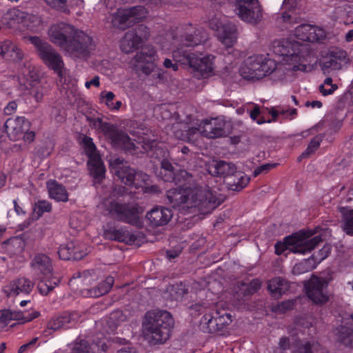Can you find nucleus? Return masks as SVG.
I'll return each mask as SVG.
<instances>
[{"label": "nucleus", "instance_id": "1", "mask_svg": "<svg viewBox=\"0 0 353 353\" xmlns=\"http://www.w3.org/2000/svg\"><path fill=\"white\" fill-rule=\"evenodd\" d=\"M173 326V318L165 310L148 311L143 321L145 336L149 343L153 345L164 343L170 338Z\"/></svg>", "mask_w": 353, "mask_h": 353}, {"label": "nucleus", "instance_id": "2", "mask_svg": "<svg viewBox=\"0 0 353 353\" xmlns=\"http://www.w3.org/2000/svg\"><path fill=\"white\" fill-rule=\"evenodd\" d=\"M88 120L91 125L96 129L101 130L115 146L119 147L130 154L148 153L154 147V141L151 143L137 142L135 144L125 132L119 130L113 124L103 122L101 118H90Z\"/></svg>", "mask_w": 353, "mask_h": 353}, {"label": "nucleus", "instance_id": "3", "mask_svg": "<svg viewBox=\"0 0 353 353\" xmlns=\"http://www.w3.org/2000/svg\"><path fill=\"white\" fill-rule=\"evenodd\" d=\"M312 234L300 231L286 236L283 242L279 241L275 244V253L281 255L286 250L298 254L309 252L323 241L321 236L307 239Z\"/></svg>", "mask_w": 353, "mask_h": 353}, {"label": "nucleus", "instance_id": "4", "mask_svg": "<svg viewBox=\"0 0 353 353\" xmlns=\"http://www.w3.org/2000/svg\"><path fill=\"white\" fill-rule=\"evenodd\" d=\"M26 39L35 48L36 52L43 63L53 70L60 77H63L64 63L61 56L46 40L37 36H28Z\"/></svg>", "mask_w": 353, "mask_h": 353}, {"label": "nucleus", "instance_id": "5", "mask_svg": "<svg viewBox=\"0 0 353 353\" xmlns=\"http://www.w3.org/2000/svg\"><path fill=\"white\" fill-rule=\"evenodd\" d=\"M300 47L299 42L274 41L272 43V51L274 54L283 57V61L289 66L288 69L305 71L307 66L304 63V57L301 55Z\"/></svg>", "mask_w": 353, "mask_h": 353}, {"label": "nucleus", "instance_id": "6", "mask_svg": "<svg viewBox=\"0 0 353 353\" xmlns=\"http://www.w3.org/2000/svg\"><path fill=\"white\" fill-rule=\"evenodd\" d=\"M176 61L183 65H188L192 68L194 76L197 78L205 77L212 72V63L210 57H199L194 53L178 48L173 53Z\"/></svg>", "mask_w": 353, "mask_h": 353}, {"label": "nucleus", "instance_id": "7", "mask_svg": "<svg viewBox=\"0 0 353 353\" xmlns=\"http://www.w3.org/2000/svg\"><path fill=\"white\" fill-rule=\"evenodd\" d=\"M221 201L213 193L201 187H189L187 208H196L202 214H208L217 208Z\"/></svg>", "mask_w": 353, "mask_h": 353}, {"label": "nucleus", "instance_id": "8", "mask_svg": "<svg viewBox=\"0 0 353 353\" xmlns=\"http://www.w3.org/2000/svg\"><path fill=\"white\" fill-rule=\"evenodd\" d=\"M112 172L124 184L130 186H141L148 179V175L142 172L136 171L130 167L123 159L116 158L110 162Z\"/></svg>", "mask_w": 353, "mask_h": 353}, {"label": "nucleus", "instance_id": "9", "mask_svg": "<svg viewBox=\"0 0 353 353\" xmlns=\"http://www.w3.org/2000/svg\"><path fill=\"white\" fill-rule=\"evenodd\" d=\"M95 47L96 44L92 37L76 29L64 51L72 57L86 59Z\"/></svg>", "mask_w": 353, "mask_h": 353}, {"label": "nucleus", "instance_id": "10", "mask_svg": "<svg viewBox=\"0 0 353 353\" xmlns=\"http://www.w3.org/2000/svg\"><path fill=\"white\" fill-rule=\"evenodd\" d=\"M232 321V316L225 310H217L213 307L201 319L199 328L203 332L214 334L223 330Z\"/></svg>", "mask_w": 353, "mask_h": 353}, {"label": "nucleus", "instance_id": "11", "mask_svg": "<svg viewBox=\"0 0 353 353\" xmlns=\"http://www.w3.org/2000/svg\"><path fill=\"white\" fill-rule=\"evenodd\" d=\"M145 16L144 7L134 6L129 9H118L112 14L111 21L114 27L124 30L141 21Z\"/></svg>", "mask_w": 353, "mask_h": 353}, {"label": "nucleus", "instance_id": "12", "mask_svg": "<svg viewBox=\"0 0 353 353\" xmlns=\"http://www.w3.org/2000/svg\"><path fill=\"white\" fill-rule=\"evenodd\" d=\"M82 143L85 147V152L89 157L88 165L90 175L93 177L95 183H100L105 176V166L97 152V148L92 139L84 135Z\"/></svg>", "mask_w": 353, "mask_h": 353}, {"label": "nucleus", "instance_id": "13", "mask_svg": "<svg viewBox=\"0 0 353 353\" xmlns=\"http://www.w3.org/2000/svg\"><path fill=\"white\" fill-rule=\"evenodd\" d=\"M209 27L215 31L216 37L226 48H231L236 42V26L232 23H222L217 19L209 21Z\"/></svg>", "mask_w": 353, "mask_h": 353}, {"label": "nucleus", "instance_id": "14", "mask_svg": "<svg viewBox=\"0 0 353 353\" xmlns=\"http://www.w3.org/2000/svg\"><path fill=\"white\" fill-rule=\"evenodd\" d=\"M134 60L137 63L135 65L137 69L141 70L145 74L149 75L154 72V75L157 76V78L159 79L163 78V74L160 70L154 71L156 50L154 48H143L135 55Z\"/></svg>", "mask_w": 353, "mask_h": 353}, {"label": "nucleus", "instance_id": "15", "mask_svg": "<svg viewBox=\"0 0 353 353\" xmlns=\"http://www.w3.org/2000/svg\"><path fill=\"white\" fill-rule=\"evenodd\" d=\"M106 210L117 220L130 224H135L139 219V209L136 205L120 203L117 201H111L106 205Z\"/></svg>", "mask_w": 353, "mask_h": 353}, {"label": "nucleus", "instance_id": "16", "mask_svg": "<svg viewBox=\"0 0 353 353\" xmlns=\"http://www.w3.org/2000/svg\"><path fill=\"white\" fill-rule=\"evenodd\" d=\"M149 37L148 28L143 25L128 31L121 41V50L125 53H130L139 48Z\"/></svg>", "mask_w": 353, "mask_h": 353}, {"label": "nucleus", "instance_id": "17", "mask_svg": "<svg viewBox=\"0 0 353 353\" xmlns=\"http://www.w3.org/2000/svg\"><path fill=\"white\" fill-rule=\"evenodd\" d=\"M75 30L74 26L61 22L52 25L48 34L50 41L64 50Z\"/></svg>", "mask_w": 353, "mask_h": 353}, {"label": "nucleus", "instance_id": "18", "mask_svg": "<svg viewBox=\"0 0 353 353\" xmlns=\"http://www.w3.org/2000/svg\"><path fill=\"white\" fill-rule=\"evenodd\" d=\"M327 281L323 278L312 276L306 285V293L314 303L323 304L327 301Z\"/></svg>", "mask_w": 353, "mask_h": 353}, {"label": "nucleus", "instance_id": "19", "mask_svg": "<svg viewBox=\"0 0 353 353\" xmlns=\"http://www.w3.org/2000/svg\"><path fill=\"white\" fill-rule=\"evenodd\" d=\"M208 38V34L203 28L188 24L184 27L180 41L184 46L194 47L204 43Z\"/></svg>", "mask_w": 353, "mask_h": 353}, {"label": "nucleus", "instance_id": "20", "mask_svg": "<svg viewBox=\"0 0 353 353\" xmlns=\"http://www.w3.org/2000/svg\"><path fill=\"white\" fill-rule=\"evenodd\" d=\"M225 124L224 120L212 119L203 121L198 128H194L191 130L193 133L195 131H199L205 137L216 139L227 135V131L225 129Z\"/></svg>", "mask_w": 353, "mask_h": 353}, {"label": "nucleus", "instance_id": "21", "mask_svg": "<svg viewBox=\"0 0 353 353\" xmlns=\"http://www.w3.org/2000/svg\"><path fill=\"white\" fill-rule=\"evenodd\" d=\"M294 34L299 40L312 43L322 42L326 38V32L323 29L310 24L299 26Z\"/></svg>", "mask_w": 353, "mask_h": 353}, {"label": "nucleus", "instance_id": "22", "mask_svg": "<svg viewBox=\"0 0 353 353\" xmlns=\"http://www.w3.org/2000/svg\"><path fill=\"white\" fill-rule=\"evenodd\" d=\"M39 315V312L0 310V330L5 328L11 321H21L23 323L31 321Z\"/></svg>", "mask_w": 353, "mask_h": 353}, {"label": "nucleus", "instance_id": "23", "mask_svg": "<svg viewBox=\"0 0 353 353\" xmlns=\"http://www.w3.org/2000/svg\"><path fill=\"white\" fill-rule=\"evenodd\" d=\"M238 17L252 25L258 24L263 19V10L258 1L235 9Z\"/></svg>", "mask_w": 353, "mask_h": 353}, {"label": "nucleus", "instance_id": "24", "mask_svg": "<svg viewBox=\"0 0 353 353\" xmlns=\"http://www.w3.org/2000/svg\"><path fill=\"white\" fill-rule=\"evenodd\" d=\"M80 315L77 312H65L60 316L52 318L47 323L44 330L46 334H50L51 331H57L62 328L68 327L70 325L76 323Z\"/></svg>", "mask_w": 353, "mask_h": 353}, {"label": "nucleus", "instance_id": "25", "mask_svg": "<svg viewBox=\"0 0 353 353\" xmlns=\"http://www.w3.org/2000/svg\"><path fill=\"white\" fill-rule=\"evenodd\" d=\"M4 128L8 137L15 140L30 130V122L24 117L9 118L5 122Z\"/></svg>", "mask_w": 353, "mask_h": 353}, {"label": "nucleus", "instance_id": "26", "mask_svg": "<svg viewBox=\"0 0 353 353\" xmlns=\"http://www.w3.org/2000/svg\"><path fill=\"white\" fill-rule=\"evenodd\" d=\"M261 63L262 55H254L248 57L240 69L241 75L248 79H262Z\"/></svg>", "mask_w": 353, "mask_h": 353}, {"label": "nucleus", "instance_id": "27", "mask_svg": "<svg viewBox=\"0 0 353 353\" xmlns=\"http://www.w3.org/2000/svg\"><path fill=\"white\" fill-rule=\"evenodd\" d=\"M334 334L337 342L353 347V313L334 330Z\"/></svg>", "mask_w": 353, "mask_h": 353}, {"label": "nucleus", "instance_id": "28", "mask_svg": "<svg viewBox=\"0 0 353 353\" xmlns=\"http://www.w3.org/2000/svg\"><path fill=\"white\" fill-rule=\"evenodd\" d=\"M58 254L63 260H80L87 254V252L83 250L79 242L70 241L59 247Z\"/></svg>", "mask_w": 353, "mask_h": 353}, {"label": "nucleus", "instance_id": "29", "mask_svg": "<svg viewBox=\"0 0 353 353\" xmlns=\"http://www.w3.org/2000/svg\"><path fill=\"white\" fill-rule=\"evenodd\" d=\"M34 284L29 279L20 277L13 280L4 288V292L8 296H15L20 293L28 294L32 290Z\"/></svg>", "mask_w": 353, "mask_h": 353}, {"label": "nucleus", "instance_id": "30", "mask_svg": "<svg viewBox=\"0 0 353 353\" xmlns=\"http://www.w3.org/2000/svg\"><path fill=\"white\" fill-rule=\"evenodd\" d=\"M172 217L171 210L161 206L154 208L146 214L150 224L154 228L165 225Z\"/></svg>", "mask_w": 353, "mask_h": 353}, {"label": "nucleus", "instance_id": "31", "mask_svg": "<svg viewBox=\"0 0 353 353\" xmlns=\"http://www.w3.org/2000/svg\"><path fill=\"white\" fill-rule=\"evenodd\" d=\"M30 265L37 274L42 275L43 278H50L52 274V261L45 254H36L31 261Z\"/></svg>", "mask_w": 353, "mask_h": 353}, {"label": "nucleus", "instance_id": "32", "mask_svg": "<svg viewBox=\"0 0 353 353\" xmlns=\"http://www.w3.org/2000/svg\"><path fill=\"white\" fill-rule=\"evenodd\" d=\"M0 55L6 60L14 62L21 61L23 58L21 50L10 40L0 41Z\"/></svg>", "mask_w": 353, "mask_h": 353}, {"label": "nucleus", "instance_id": "33", "mask_svg": "<svg viewBox=\"0 0 353 353\" xmlns=\"http://www.w3.org/2000/svg\"><path fill=\"white\" fill-rule=\"evenodd\" d=\"M167 199L173 208L179 207L182 204L188 205L189 196V187L183 188L178 186L176 188H170L167 191Z\"/></svg>", "mask_w": 353, "mask_h": 353}, {"label": "nucleus", "instance_id": "34", "mask_svg": "<svg viewBox=\"0 0 353 353\" xmlns=\"http://www.w3.org/2000/svg\"><path fill=\"white\" fill-rule=\"evenodd\" d=\"M290 282L285 279L276 276L268 281V289L272 296L279 299L290 290Z\"/></svg>", "mask_w": 353, "mask_h": 353}, {"label": "nucleus", "instance_id": "35", "mask_svg": "<svg viewBox=\"0 0 353 353\" xmlns=\"http://www.w3.org/2000/svg\"><path fill=\"white\" fill-rule=\"evenodd\" d=\"M209 172L215 176H230L236 174V167L231 162L219 161L209 167Z\"/></svg>", "mask_w": 353, "mask_h": 353}, {"label": "nucleus", "instance_id": "36", "mask_svg": "<svg viewBox=\"0 0 353 353\" xmlns=\"http://www.w3.org/2000/svg\"><path fill=\"white\" fill-rule=\"evenodd\" d=\"M47 188L50 197L57 201L66 202L68 200V193L65 188L55 180L47 182Z\"/></svg>", "mask_w": 353, "mask_h": 353}, {"label": "nucleus", "instance_id": "37", "mask_svg": "<svg viewBox=\"0 0 353 353\" xmlns=\"http://www.w3.org/2000/svg\"><path fill=\"white\" fill-rule=\"evenodd\" d=\"M114 282V280L112 276H108L105 281L100 283L97 286L88 290V294L92 297H99L105 295L108 293Z\"/></svg>", "mask_w": 353, "mask_h": 353}, {"label": "nucleus", "instance_id": "38", "mask_svg": "<svg viewBox=\"0 0 353 353\" xmlns=\"http://www.w3.org/2000/svg\"><path fill=\"white\" fill-rule=\"evenodd\" d=\"M342 214V228L349 236H353V209L341 208L339 210Z\"/></svg>", "mask_w": 353, "mask_h": 353}, {"label": "nucleus", "instance_id": "39", "mask_svg": "<svg viewBox=\"0 0 353 353\" xmlns=\"http://www.w3.org/2000/svg\"><path fill=\"white\" fill-rule=\"evenodd\" d=\"M250 179L241 172L234 174V179H229L227 185L229 190L239 192L243 190L249 183Z\"/></svg>", "mask_w": 353, "mask_h": 353}, {"label": "nucleus", "instance_id": "40", "mask_svg": "<svg viewBox=\"0 0 353 353\" xmlns=\"http://www.w3.org/2000/svg\"><path fill=\"white\" fill-rule=\"evenodd\" d=\"M104 236L108 239L120 242H125L131 239L130 232L123 228L106 230L104 232Z\"/></svg>", "mask_w": 353, "mask_h": 353}, {"label": "nucleus", "instance_id": "41", "mask_svg": "<svg viewBox=\"0 0 353 353\" xmlns=\"http://www.w3.org/2000/svg\"><path fill=\"white\" fill-rule=\"evenodd\" d=\"M25 17V13L21 10L12 8L3 15V19L9 27L20 23Z\"/></svg>", "mask_w": 353, "mask_h": 353}, {"label": "nucleus", "instance_id": "42", "mask_svg": "<svg viewBox=\"0 0 353 353\" xmlns=\"http://www.w3.org/2000/svg\"><path fill=\"white\" fill-rule=\"evenodd\" d=\"M52 210L51 203L47 201L41 200L35 203L32 212V219L38 220L44 212H50Z\"/></svg>", "mask_w": 353, "mask_h": 353}, {"label": "nucleus", "instance_id": "43", "mask_svg": "<svg viewBox=\"0 0 353 353\" xmlns=\"http://www.w3.org/2000/svg\"><path fill=\"white\" fill-rule=\"evenodd\" d=\"M172 176V182L181 187H183L187 183L190 184L193 181V175L185 170H179L175 172Z\"/></svg>", "mask_w": 353, "mask_h": 353}, {"label": "nucleus", "instance_id": "44", "mask_svg": "<svg viewBox=\"0 0 353 353\" xmlns=\"http://www.w3.org/2000/svg\"><path fill=\"white\" fill-rule=\"evenodd\" d=\"M126 320L127 316L123 312V311L116 310L110 313L107 323L112 330H114L121 323L124 322Z\"/></svg>", "mask_w": 353, "mask_h": 353}, {"label": "nucleus", "instance_id": "45", "mask_svg": "<svg viewBox=\"0 0 353 353\" xmlns=\"http://www.w3.org/2000/svg\"><path fill=\"white\" fill-rule=\"evenodd\" d=\"M321 139L315 137L310 142L306 150L298 157V161H301L302 159L309 157L311 154L319 148Z\"/></svg>", "mask_w": 353, "mask_h": 353}, {"label": "nucleus", "instance_id": "46", "mask_svg": "<svg viewBox=\"0 0 353 353\" xmlns=\"http://www.w3.org/2000/svg\"><path fill=\"white\" fill-rule=\"evenodd\" d=\"M343 68V63H340L339 61H336L333 58L330 57L327 54V59L324 61L321 64V70L323 73H328L330 70H339Z\"/></svg>", "mask_w": 353, "mask_h": 353}, {"label": "nucleus", "instance_id": "47", "mask_svg": "<svg viewBox=\"0 0 353 353\" xmlns=\"http://www.w3.org/2000/svg\"><path fill=\"white\" fill-rule=\"evenodd\" d=\"M328 55L336 61H339L340 63L346 64L349 62L347 53L345 50L337 48L330 50Z\"/></svg>", "mask_w": 353, "mask_h": 353}, {"label": "nucleus", "instance_id": "48", "mask_svg": "<svg viewBox=\"0 0 353 353\" xmlns=\"http://www.w3.org/2000/svg\"><path fill=\"white\" fill-rule=\"evenodd\" d=\"M276 68V62L271 59H267L262 55V63L261 72L262 74V78L270 74L273 72Z\"/></svg>", "mask_w": 353, "mask_h": 353}, {"label": "nucleus", "instance_id": "49", "mask_svg": "<svg viewBox=\"0 0 353 353\" xmlns=\"http://www.w3.org/2000/svg\"><path fill=\"white\" fill-rule=\"evenodd\" d=\"M337 88L338 85L332 83V79L327 77L324 80L323 83L319 86V91L323 95L327 96L332 94Z\"/></svg>", "mask_w": 353, "mask_h": 353}, {"label": "nucleus", "instance_id": "50", "mask_svg": "<svg viewBox=\"0 0 353 353\" xmlns=\"http://www.w3.org/2000/svg\"><path fill=\"white\" fill-rule=\"evenodd\" d=\"M44 94V87L40 83L35 82L30 90V94L32 96L38 103L42 101Z\"/></svg>", "mask_w": 353, "mask_h": 353}, {"label": "nucleus", "instance_id": "51", "mask_svg": "<svg viewBox=\"0 0 353 353\" xmlns=\"http://www.w3.org/2000/svg\"><path fill=\"white\" fill-rule=\"evenodd\" d=\"M50 8L63 12H68L67 0H43Z\"/></svg>", "mask_w": 353, "mask_h": 353}, {"label": "nucleus", "instance_id": "52", "mask_svg": "<svg viewBox=\"0 0 353 353\" xmlns=\"http://www.w3.org/2000/svg\"><path fill=\"white\" fill-rule=\"evenodd\" d=\"M59 281V279H56V281H54L52 284L51 281H49V283H47L46 282L41 281L38 285V289L41 294L47 295L54 288L55 285L58 284Z\"/></svg>", "mask_w": 353, "mask_h": 353}, {"label": "nucleus", "instance_id": "53", "mask_svg": "<svg viewBox=\"0 0 353 353\" xmlns=\"http://www.w3.org/2000/svg\"><path fill=\"white\" fill-rule=\"evenodd\" d=\"M318 347V343L306 342L299 346L297 353H314L317 350Z\"/></svg>", "mask_w": 353, "mask_h": 353}, {"label": "nucleus", "instance_id": "54", "mask_svg": "<svg viewBox=\"0 0 353 353\" xmlns=\"http://www.w3.org/2000/svg\"><path fill=\"white\" fill-rule=\"evenodd\" d=\"M160 171H168V174L165 175L167 179H172V176L175 174L174 167L172 165L171 162L168 159L162 160L161 163V170Z\"/></svg>", "mask_w": 353, "mask_h": 353}, {"label": "nucleus", "instance_id": "55", "mask_svg": "<svg viewBox=\"0 0 353 353\" xmlns=\"http://www.w3.org/2000/svg\"><path fill=\"white\" fill-rule=\"evenodd\" d=\"M89 350L90 347L88 342L81 340L74 344L72 353H89Z\"/></svg>", "mask_w": 353, "mask_h": 353}, {"label": "nucleus", "instance_id": "56", "mask_svg": "<svg viewBox=\"0 0 353 353\" xmlns=\"http://www.w3.org/2000/svg\"><path fill=\"white\" fill-rule=\"evenodd\" d=\"M278 163H265L258 167L254 170L253 175L256 176L261 173L267 172L268 171L273 169L277 166Z\"/></svg>", "mask_w": 353, "mask_h": 353}, {"label": "nucleus", "instance_id": "57", "mask_svg": "<svg viewBox=\"0 0 353 353\" xmlns=\"http://www.w3.org/2000/svg\"><path fill=\"white\" fill-rule=\"evenodd\" d=\"M261 111L260 108L258 105H256L254 109L250 112V117L253 121H256L258 124H263L266 122L263 117H261L256 120V118L260 115Z\"/></svg>", "mask_w": 353, "mask_h": 353}, {"label": "nucleus", "instance_id": "58", "mask_svg": "<svg viewBox=\"0 0 353 353\" xmlns=\"http://www.w3.org/2000/svg\"><path fill=\"white\" fill-rule=\"evenodd\" d=\"M308 261L309 260L303 263L296 264L292 269L293 274H300L301 273L309 271V268L307 265Z\"/></svg>", "mask_w": 353, "mask_h": 353}, {"label": "nucleus", "instance_id": "59", "mask_svg": "<svg viewBox=\"0 0 353 353\" xmlns=\"http://www.w3.org/2000/svg\"><path fill=\"white\" fill-rule=\"evenodd\" d=\"M18 105L16 101H12L8 103V105L4 108V113L6 115H11L14 114L17 109Z\"/></svg>", "mask_w": 353, "mask_h": 353}, {"label": "nucleus", "instance_id": "60", "mask_svg": "<svg viewBox=\"0 0 353 353\" xmlns=\"http://www.w3.org/2000/svg\"><path fill=\"white\" fill-rule=\"evenodd\" d=\"M37 341V337L33 338L29 343L21 345L18 350V353H24L27 350H30L34 346Z\"/></svg>", "mask_w": 353, "mask_h": 353}, {"label": "nucleus", "instance_id": "61", "mask_svg": "<svg viewBox=\"0 0 353 353\" xmlns=\"http://www.w3.org/2000/svg\"><path fill=\"white\" fill-rule=\"evenodd\" d=\"M192 309L195 312H198L199 314H205V312H208L209 310L213 309V307H209L205 304L196 303L192 306Z\"/></svg>", "mask_w": 353, "mask_h": 353}, {"label": "nucleus", "instance_id": "62", "mask_svg": "<svg viewBox=\"0 0 353 353\" xmlns=\"http://www.w3.org/2000/svg\"><path fill=\"white\" fill-rule=\"evenodd\" d=\"M299 1V0H284L283 4V8L289 10L295 9L298 6Z\"/></svg>", "mask_w": 353, "mask_h": 353}, {"label": "nucleus", "instance_id": "63", "mask_svg": "<svg viewBox=\"0 0 353 353\" xmlns=\"http://www.w3.org/2000/svg\"><path fill=\"white\" fill-rule=\"evenodd\" d=\"M240 290L243 294V297H248L254 294V292H252V290L250 288L249 285L245 283H243L241 285Z\"/></svg>", "mask_w": 353, "mask_h": 353}, {"label": "nucleus", "instance_id": "64", "mask_svg": "<svg viewBox=\"0 0 353 353\" xmlns=\"http://www.w3.org/2000/svg\"><path fill=\"white\" fill-rule=\"evenodd\" d=\"M281 20H282L283 22H288L289 23H293L294 20L295 18L294 17L292 14H290V12H285L282 14V15L279 18Z\"/></svg>", "mask_w": 353, "mask_h": 353}]
</instances>
